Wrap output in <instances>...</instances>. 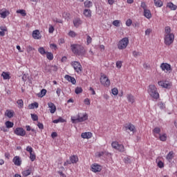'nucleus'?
I'll return each mask as SVG.
<instances>
[{
	"mask_svg": "<svg viewBox=\"0 0 177 177\" xmlns=\"http://www.w3.org/2000/svg\"><path fill=\"white\" fill-rule=\"evenodd\" d=\"M175 39V35L171 32V27L166 26L165 28V35H164V42L167 46H169L174 44Z\"/></svg>",
	"mask_w": 177,
	"mask_h": 177,
	"instance_id": "1",
	"label": "nucleus"
},
{
	"mask_svg": "<svg viewBox=\"0 0 177 177\" xmlns=\"http://www.w3.org/2000/svg\"><path fill=\"white\" fill-rule=\"evenodd\" d=\"M71 48L73 53L77 56H85L86 53L85 47L81 44H72Z\"/></svg>",
	"mask_w": 177,
	"mask_h": 177,
	"instance_id": "2",
	"label": "nucleus"
},
{
	"mask_svg": "<svg viewBox=\"0 0 177 177\" xmlns=\"http://www.w3.org/2000/svg\"><path fill=\"white\" fill-rule=\"evenodd\" d=\"M88 120V113H78L76 116H71L73 124H78V122H84Z\"/></svg>",
	"mask_w": 177,
	"mask_h": 177,
	"instance_id": "3",
	"label": "nucleus"
},
{
	"mask_svg": "<svg viewBox=\"0 0 177 177\" xmlns=\"http://www.w3.org/2000/svg\"><path fill=\"white\" fill-rule=\"evenodd\" d=\"M147 92L152 99L154 100H158L160 99V93L157 91V87L154 84H150L148 86Z\"/></svg>",
	"mask_w": 177,
	"mask_h": 177,
	"instance_id": "4",
	"label": "nucleus"
},
{
	"mask_svg": "<svg viewBox=\"0 0 177 177\" xmlns=\"http://www.w3.org/2000/svg\"><path fill=\"white\" fill-rule=\"evenodd\" d=\"M129 44V39L128 37H124L122 39L118 44V48L120 50L124 49H127V46H128Z\"/></svg>",
	"mask_w": 177,
	"mask_h": 177,
	"instance_id": "5",
	"label": "nucleus"
},
{
	"mask_svg": "<svg viewBox=\"0 0 177 177\" xmlns=\"http://www.w3.org/2000/svg\"><path fill=\"white\" fill-rule=\"evenodd\" d=\"M100 83L105 88H109L111 84V82H110V79L107 77V76L103 73L101 74V77L100 79Z\"/></svg>",
	"mask_w": 177,
	"mask_h": 177,
	"instance_id": "6",
	"label": "nucleus"
},
{
	"mask_svg": "<svg viewBox=\"0 0 177 177\" xmlns=\"http://www.w3.org/2000/svg\"><path fill=\"white\" fill-rule=\"evenodd\" d=\"M160 68L162 71H164V73H169V74L172 73V67L171 64L168 63H162L160 66Z\"/></svg>",
	"mask_w": 177,
	"mask_h": 177,
	"instance_id": "7",
	"label": "nucleus"
},
{
	"mask_svg": "<svg viewBox=\"0 0 177 177\" xmlns=\"http://www.w3.org/2000/svg\"><path fill=\"white\" fill-rule=\"evenodd\" d=\"M71 66L73 67L76 73H80L81 71H82V65H81V63L77 61H73L71 62Z\"/></svg>",
	"mask_w": 177,
	"mask_h": 177,
	"instance_id": "8",
	"label": "nucleus"
},
{
	"mask_svg": "<svg viewBox=\"0 0 177 177\" xmlns=\"http://www.w3.org/2000/svg\"><path fill=\"white\" fill-rule=\"evenodd\" d=\"M111 146L113 149H115V150H118V151H120L121 153H123L124 151L125 148L124 147V145H120L118 142L114 141L111 143Z\"/></svg>",
	"mask_w": 177,
	"mask_h": 177,
	"instance_id": "9",
	"label": "nucleus"
},
{
	"mask_svg": "<svg viewBox=\"0 0 177 177\" xmlns=\"http://www.w3.org/2000/svg\"><path fill=\"white\" fill-rule=\"evenodd\" d=\"M124 127L127 132H132L133 133L136 132V128L135 127V125L132 124L131 123H126Z\"/></svg>",
	"mask_w": 177,
	"mask_h": 177,
	"instance_id": "10",
	"label": "nucleus"
},
{
	"mask_svg": "<svg viewBox=\"0 0 177 177\" xmlns=\"http://www.w3.org/2000/svg\"><path fill=\"white\" fill-rule=\"evenodd\" d=\"M14 133L17 135V136H26V130L22 127H17Z\"/></svg>",
	"mask_w": 177,
	"mask_h": 177,
	"instance_id": "11",
	"label": "nucleus"
},
{
	"mask_svg": "<svg viewBox=\"0 0 177 177\" xmlns=\"http://www.w3.org/2000/svg\"><path fill=\"white\" fill-rule=\"evenodd\" d=\"M158 84L159 86H162V88H165L166 89H169L171 86V83L167 80H160Z\"/></svg>",
	"mask_w": 177,
	"mask_h": 177,
	"instance_id": "12",
	"label": "nucleus"
},
{
	"mask_svg": "<svg viewBox=\"0 0 177 177\" xmlns=\"http://www.w3.org/2000/svg\"><path fill=\"white\" fill-rule=\"evenodd\" d=\"M91 171L92 172H100L102 171V166L100 165H97V163H94L91 165Z\"/></svg>",
	"mask_w": 177,
	"mask_h": 177,
	"instance_id": "13",
	"label": "nucleus"
},
{
	"mask_svg": "<svg viewBox=\"0 0 177 177\" xmlns=\"http://www.w3.org/2000/svg\"><path fill=\"white\" fill-rule=\"evenodd\" d=\"M9 15H10V12L6 10V8H3L0 10V16L1 19H6Z\"/></svg>",
	"mask_w": 177,
	"mask_h": 177,
	"instance_id": "14",
	"label": "nucleus"
},
{
	"mask_svg": "<svg viewBox=\"0 0 177 177\" xmlns=\"http://www.w3.org/2000/svg\"><path fill=\"white\" fill-rule=\"evenodd\" d=\"M12 162L16 165L17 167H20L21 165V158L19 156H16L12 159Z\"/></svg>",
	"mask_w": 177,
	"mask_h": 177,
	"instance_id": "15",
	"label": "nucleus"
},
{
	"mask_svg": "<svg viewBox=\"0 0 177 177\" xmlns=\"http://www.w3.org/2000/svg\"><path fill=\"white\" fill-rule=\"evenodd\" d=\"M65 80H66V81H68V82H71V84H73V85H75V84H77V80H75V78L73 77H71L68 75H66L64 76Z\"/></svg>",
	"mask_w": 177,
	"mask_h": 177,
	"instance_id": "16",
	"label": "nucleus"
},
{
	"mask_svg": "<svg viewBox=\"0 0 177 177\" xmlns=\"http://www.w3.org/2000/svg\"><path fill=\"white\" fill-rule=\"evenodd\" d=\"M160 133H161V128H160V127H155V128L152 130V133H153V136H154L155 138H158V136H159L160 135H161ZM158 135H159V136H158Z\"/></svg>",
	"mask_w": 177,
	"mask_h": 177,
	"instance_id": "17",
	"label": "nucleus"
},
{
	"mask_svg": "<svg viewBox=\"0 0 177 177\" xmlns=\"http://www.w3.org/2000/svg\"><path fill=\"white\" fill-rule=\"evenodd\" d=\"M48 106L50 109V113H51V114H55V113H56V105H55L53 102H48Z\"/></svg>",
	"mask_w": 177,
	"mask_h": 177,
	"instance_id": "18",
	"label": "nucleus"
},
{
	"mask_svg": "<svg viewBox=\"0 0 177 177\" xmlns=\"http://www.w3.org/2000/svg\"><path fill=\"white\" fill-rule=\"evenodd\" d=\"M32 38H34V39H41V33L39 32V30H34L32 32Z\"/></svg>",
	"mask_w": 177,
	"mask_h": 177,
	"instance_id": "19",
	"label": "nucleus"
},
{
	"mask_svg": "<svg viewBox=\"0 0 177 177\" xmlns=\"http://www.w3.org/2000/svg\"><path fill=\"white\" fill-rule=\"evenodd\" d=\"M174 157H175V153L173 152V151H171L166 156V160H167L169 162H171L172 160H174Z\"/></svg>",
	"mask_w": 177,
	"mask_h": 177,
	"instance_id": "20",
	"label": "nucleus"
},
{
	"mask_svg": "<svg viewBox=\"0 0 177 177\" xmlns=\"http://www.w3.org/2000/svg\"><path fill=\"white\" fill-rule=\"evenodd\" d=\"M81 24H82V20H81L80 18H75L73 20V26L76 27V28H78V27L81 26Z\"/></svg>",
	"mask_w": 177,
	"mask_h": 177,
	"instance_id": "21",
	"label": "nucleus"
},
{
	"mask_svg": "<svg viewBox=\"0 0 177 177\" xmlns=\"http://www.w3.org/2000/svg\"><path fill=\"white\" fill-rule=\"evenodd\" d=\"M153 3L156 8H162L164 6V1L162 0H153Z\"/></svg>",
	"mask_w": 177,
	"mask_h": 177,
	"instance_id": "22",
	"label": "nucleus"
},
{
	"mask_svg": "<svg viewBox=\"0 0 177 177\" xmlns=\"http://www.w3.org/2000/svg\"><path fill=\"white\" fill-rule=\"evenodd\" d=\"M127 99L129 103H131V104H133V103H135V96H133L132 94L131 93L127 94Z\"/></svg>",
	"mask_w": 177,
	"mask_h": 177,
	"instance_id": "23",
	"label": "nucleus"
},
{
	"mask_svg": "<svg viewBox=\"0 0 177 177\" xmlns=\"http://www.w3.org/2000/svg\"><path fill=\"white\" fill-rule=\"evenodd\" d=\"M83 15L85 17L91 18L92 17V11L90 9H84Z\"/></svg>",
	"mask_w": 177,
	"mask_h": 177,
	"instance_id": "24",
	"label": "nucleus"
},
{
	"mask_svg": "<svg viewBox=\"0 0 177 177\" xmlns=\"http://www.w3.org/2000/svg\"><path fill=\"white\" fill-rule=\"evenodd\" d=\"M166 8H169L170 10H176L177 6L174 4L172 2H169L167 3Z\"/></svg>",
	"mask_w": 177,
	"mask_h": 177,
	"instance_id": "25",
	"label": "nucleus"
},
{
	"mask_svg": "<svg viewBox=\"0 0 177 177\" xmlns=\"http://www.w3.org/2000/svg\"><path fill=\"white\" fill-rule=\"evenodd\" d=\"M144 16L147 19H151L152 17L151 11H150V10L149 9L144 10Z\"/></svg>",
	"mask_w": 177,
	"mask_h": 177,
	"instance_id": "26",
	"label": "nucleus"
},
{
	"mask_svg": "<svg viewBox=\"0 0 177 177\" xmlns=\"http://www.w3.org/2000/svg\"><path fill=\"white\" fill-rule=\"evenodd\" d=\"M81 136L83 139H91L92 138V133L85 132L81 134Z\"/></svg>",
	"mask_w": 177,
	"mask_h": 177,
	"instance_id": "27",
	"label": "nucleus"
},
{
	"mask_svg": "<svg viewBox=\"0 0 177 177\" xmlns=\"http://www.w3.org/2000/svg\"><path fill=\"white\" fill-rule=\"evenodd\" d=\"M5 115H6V117H8V118H12L13 115H15V111L7 110L5 113Z\"/></svg>",
	"mask_w": 177,
	"mask_h": 177,
	"instance_id": "28",
	"label": "nucleus"
},
{
	"mask_svg": "<svg viewBox=\"0 0 177 177\" xmlns=\"http://www.w3.org/2000/svg\"><path fill=\"white\" fill-rule=\"evenodd\" d=\"M70 160L71 161L72 164H77V162H78V156L73 155L70 157Z\"/></svg>",
	"mask_w": 177,
	"mask_h": 177,
	"instance_id": "29",
	"label": "nucleus"
},
{
	"mask_svg": "<svg viewBox=\"0 0 177 177\" xmlns=\"http://www.w3.org/2000/svg\"><path fill=\"white\" fill-rule=\"evenodd\" d=\"M5 125L6 128L10 129V128H13L15 124L12 122H10L8 120L5 122Z\"/></svg>",
	"mask_w": 177,
	"mask_h": 177,
	"instance_id": "30",
	"label": "nucleus"
},
{
	"mask_svg": "<svg viewBox=\"0 0 177 177\" xmlns=\"http://www.w3.org/2000/svg\"><path fill=\"white\" fill-rule=\"evenodd\" d=\"M38 102H35V103H32L28 105V109L30 110H32V109H38Z\"/></svg>",
	"mask_w": 177,
	"mask_h": 177,
	"instance_id": "31",
	"label": "nucleus"
},
{
	"mask_svg": "<svg viewBox=\"0 0 177 177\" xmlns=\"http://www.w3.org/2000/svg\"><path fill=\"white\" fill-rule=\"evenodd\" d=\"M23 176L27 177L31 175V169H26L21 172Z\"/></svg>",
	"mask_w": 177,
	"mask_h": 177,
	"instance_id": "32",
	"label": "nucleus"
},
{
	"mask_svg": "<svg viewBox=\"0 0 177 177\" xmlns=\"http://www.w3.org/2000/svg\"><path fill=\"white\" fill-rule=\"evenodd\" d=\"M93 6V3H92V1L88 0H86V1H84L85 8H92Z\"/></svg>",
	"mask_w": 177,
	"mask_h": 177,
	"instance_id": "33",
	"label": "nucleus"
},
{
	"mask_svg": "<svg viewBox=\"0 0 177 177\" xmlns=\"http://www.w3.org/2000/svg\"><path fill=\"white\" fill-rule=\"evenodd\" d=\"M53 122V124H59V122H66V120L63 119L62 117H59L58 119L54 120Z\"/></svg>",
	"mask_w": 177,
	"mask_h": 177,
	"instance_id": "34",
	"label": "nucleus"
},
{
	"mask_svg": "<svg viewBox=\"0 0 177 177\" xmlns=\"http://www.w3.org/2000/svg\"><path fill=\"white\" fill-rule=\"evenodd\" d=\"M17 104H18L19 109H23V107H24V102H23V100H18Z\"/></svg>",
	"mask_w": 177,
	"mask_h": 177,
	"instance_id": "35",
	"label": "nucleus"
},
{
	"mask_svg": "<svg viewBox=\"0 0 177 177\" xmlns=\"http://www.w3.org/2000/svg\"><path fill=\"white\" fill-rule=\"evenodd\" d=\"M158 138L160 140H161V142H165V140H167V134L166 133L160 134L158 136Z\"/></svg>",
	"mask_w": 177,
	"mask_h": 177,
	"instance_id": "36",
	"label": "nucleus"
},
{
	"mask_svg": "<svg viewBox=\"0 0 177 177\" xmlns=\"http://www.w3.org/2000/svg\"><path fill=\"white\" fill-rule=\"evenodd\" d=\"M1 77H3V80H10V75L6 72H3Z\"/></svg>",
	"mask_w": 177,
	"mask_h": 177,
	"instance_id": "37",
	"label": "nucleus"
},
{
	"mask_svg": "<svg viewBox=\"0 0 177 177\" xmlns=\"http://www.w3.org/2000/svg\"><path fill=\"white\" fill-rule=\"evenodd\" d=\"M30 160L32 162L35 161L36 158H37V156L35 155V152H32V153H30V156H29Z\"/></svg>",
	"mask_w": 177,
	"mask_h": 177,
	"instance_id": "38",
	"label": "nucleus"
},
{
	"mask_svg": "<svg viewBox=\"0 0 177 177\" xmlns=\"http://www.w3.org/2000/svg\"><path fill=\"white\" fill-rule=\"evenodd\" d=\"M17 13H19L23 16V17H25V16H27V12H26L25 10H17Z\"/></svg>",
	"mask_w": 177,
	"mask_h": 177,
	"instance_id": "39",
	"label": "nucleus"
},
{
	"mask_svg": "<svg viewBox=\"0 0 177 177\" xmlns=\"http://www.w3.org/2000/svg\"><path fill=\"white\" fill-rule=\"evenodd\" d=\"M83 90L82 87H76L75 89V93L76 95H80V93H82Z\"/></svg>",
	"mask_w": 177,
	"mask_h": 177,
	"instance_id": "40",
	"label": "nucleus"
},
{
	"mask_svg": "<svg viewBox=\"0 0 177 177\" xmlns=\"http://www.w3.org/2000/svg\"><path fill=\"white\" fill-rule=\"evenodd\" d=\"M46 55L48 60H53V54L52 53L47 52L46 53Z\"/></svg>",
	"mask_w": 177,
	"mask_h": 177,
	"instance_id": "41",
	"label": "nucleus"
},
{
	"mask_svg": "<svg viewBox=\"0 0 177 177\" xmlns=\"http://www.w3.org/2000/svg\"><path fill=\"white\" fill-rule=\"evenodd\" d=\"M38 52L40 55H46V51H45V48L44 47H40L38 49Z\"/></svg>",
	"mask_w": 177,
	"mask_h": 177,
	"instance_id": "42",
	"label": "nucleus"
},
{
	"mask_svg": "<svg viewBox=\"0 0 177 177\" xmlns=\"http://www.w3.org/2000/svg\"><path fill=\"white\" fill-rule=\"evenodd\" d=\"M45 95H46V89H42L40 93H39V97H44Z\"/></svg>",
	"mask_w": 177,
	"mask_h": 177,
	"instance_id": "43",
	"label": "nucleus"
},
{
	"mask_svg": "<svg viewBox=\"0 0 177 177\" xmlns=\"http://www.w3.org/2000/svg\"><path fill=\"white\" fill-rule=\"evenodd\" d=\"M121 21L120 20H115L113 21L112 24L113 26H115V27H120V24Z\"/></svg>",
	"mask_w": 177,
	"mask_h": 177,
	"instance_id": "44",
	"label": "nucleus"
},
{
	"mask_svg": "<svg viewBox=\"0 0 177 177\" xmlns=\"http://www.w3.org/2000/svg\"><path fill=\"white\" fill-rule=\"evenodd\" d=\"M68 35L69 37H71V38H75V37H77V33L73 30H70Z\"/></svg>",
	"mask_w": 177,
	"mask_h": 177,
	"instance_id": "45",
	"label": "nucleus"
},
{
	"mask_svg": "<svg viewBox=\"0 0 177 177\" xmlns=\"http://www.w3.org/2000/svg\"><path fill=\"white\" fill-rule=\"evenodd\" d=\"M112 94L114 95V96H117L118 95V88H113L111 89Z\"/></svg>",
	"mask_w": 177,
	"mask_h": 177,
	"instance_id": "46",
	"label": "nucleus"
},
{
	"mask_svg": "<svg viewBox=\"0 0 177 177\" xmlns=\"http://www.w3.org/2000/svg\"><path fill=\"white\" fill-rule=\"evenodd\" d=\"M32 50H34V48H32V46H28L26 47V52H27V53H31V52H32Z\"/></svg>",
	"mask_w": 177,
	"mask_h": 177,
	"instance_id": "47",
	"label": "nucleus"
},
{
	"mask_svg": "<svg viewBox=\"0 0 177 177\" xmlns=\"http://www.w3.org/2000/svg\"><path fill=\"white\" fill-rule=\"evenodd\" d=\"M26 151H28L30 154L34 153V149L30 146L26 147Z\"/></svg>",
	"mask_w": 177,
	"mask_h": 177,
	"instance_id": "48",
	"label": "nucleus"
},
{
	"mask_svg": "<svg viewBox=\"0 0 177 177\" xmlns=\"http://www.w3.org/2000/svg\"><path fill=\"white\" fill-rule=\"evenodd\" d=\"M140 55H142V53L140 52H138L136 50L133 51V56L134 57H138V56H140Z\"/></svg>",
	"mask_w": 177,
	"mask_h": 177,
	"instance_id": "49",
	"label": "nucleus"
},
{
	"mask_svg": "<svg viewBox=\"0 0 177 177\" xmlns=\"http://www.w3.org/2000/svg\"><path fill=\"white\" fill-rule=\"evenodd\" d=\"M140 6L143 8V10H147V6L146 5V3L145 1L141 2Z\"/></svg>",
	"mask_w": 177,
	"mask_h": 177,
	"instance_id": "50",
	"label": "nucleus"
},
{
	"mask_svg": "<svg viewBox=\"0 0 177 177\" xmlns=\"http://www.w3.org/2000/svg\"><path fill=\"white\" fill-rule=\"evenodd\" d=\"M126 26L127 27H131V26H132V19H129L126 21Z\"/></svg>",
	"mask_w": 177,
	"mask_h": 177,
	"instance_id": "51",
	"label": "nucleus"
},
{
	"mask_svg": "<svg viewBox=\"0 0 177 177\" xmlns=\"http://www.w3.org/2000/svg\"><path fill=\"white\" fill-rule=\"evenodd\" d=\"M50 49H52L53 50H57V45L55 44H50Z\"/></svg>",
	"mask_w": 177,
	"mask_h": 177,
	"instance_id": "52",
	"label": "nucleus"
},
{
	"mask_svg": "<svg viewBox=\"0 0 177 177\" xmlns=\"http://www.w3.org/2000/svg\"><path fill=\"white\" fill-rule=\"evenodd\" d=\"M31 118L33 121H38V115L31 113Z\"/></svg>",
	"mask_w": 177,
	"mask_h": 177,
	"instance_id": "53",
	"label": "nucleus"
},
{
	"mask_svg": "<svg viewBox=\"0 0 177 177\" xmlns=\"http://www.w3.org/2000/svg\"><path fill=\"white\" fill-rule=\"evenodd\" d=\"M116 67L117 68H121L122 67V62L121 61L116 62Z\"/></svg>",
	"mask_w": 177,
	"mask_h": 177,
	"instance_id": "54",
	"label": "nucleus"
},
{
	"mask_svg": "<svg viewBox=\"0 0 177 177\" xmlns=\"http://www.w3.org/2000/svg\"><path fill=\"white\" fill-rule=\"evenodd\" d=\"M84 104H86V106H90L91 105V100L88 98H86L84 100Z\"/></svg>",
	"mask_w": 177,
	"mask_h": 177,
	"instance_id": "55",
	"label": "nucleus"
},
{
	"mask_svg": "<svg viewBox=\"0 0 177 177\" xmlns=\"http://www.w3.org/2000/svg\"><path fill=\"white\" fill-rule=\"evenodd\" d=\"M54 31H55V28L52 25H50L48 29V32L50 34H53Z\"/></svg>",
	"mask_w": 177,
	"mask_h": 177,
	"instance_id": "56",
	"label": "nucleus"
},
{
	"mask_svg": "<svg viewBox=\"0 0 177 177\" xmlns=\"http://www.w3.org/2000/svg\"><path fill=\"white\" fill-rule=\"evenodd\" d=\"M158 167L159 168H164V162H162V161H161V160H159L158 162Z\"/></svg>",
	"mask_w": 177,
	"mask_h": 177,
	"instance_id": "57",
	"label": "nucleus"
},
{
	"mask_svg": "<svg viewBox=\"0 0 177 177\" xmlns=\"http://www.w3.org/2000/svg\"><path fill=\"white\" fill-rule=\"evenodd\" d=\"M0 30H1V31H4V32H7L8 28L5 26H0Z\"/></svg>",
	"mask_w": 177,
	"mask_h": 177,
	"instance_id": "58",
	"label": "nucleus"
},
{
	"mask_svg": "<svg viewBox=\"0 0 177 177\" xmlns=\"http://www.w3.org/2000/svg\"><path fill=\"white\" fill-rule=\"evenodd\" d=\"M151 31H153V30H151V28H148L145 30V35H150V34H151Z\"/></svg>",
	"mask_w": 177,
	"mask_h": 177,
	"instance_id": "59",
	"label": "nucleus"
},
{
	"mask_svg": "<svg viewBox=\"0 0 177 177\" xmlns=\"http://www.w3.org/2000/svg\"><path fill=\"white\" fill-rule=\"evenodd\" d=\"M71 164H73V162L71 160H68L64 163V166L67 167V165H70Z\"/></svg>",
	"mask_w": 177,
	"mask_h": 177,
	"instance_id": "60",
	"label": "nucleus"
},
{
	"mask_svg": "<svg viewBox=\"0 0 177 177\" xmlns=\"http://www.w3.org/2000/svg\"><path fill=\"white\" fill-rule=\"evenodd\" d=\"M89 44H92V37L91 36H87V45H89Z\"/></svg>",
	"mask_w": 177,
	"mask_h": 177,
	"instance_id": "61",
	"label": "nucleus"
},
{
	"mask_svg": "<svg viewBox=\"0 0 177 177\" xmlns=\"http://www.w3.org/2000/svg\"><path fill=\"white\" fill-rule=\"evenodd\" d=\"M56 93L58 97H60V94L62 93V88H57L56 91Z\"/></svg>",
	"mask_w": 177,
	"mask_h": 177,
	"instance_id": "62",
	"label": "nucleus"
},
{
	"mask_svg": "<svg viewBox=\"0 0 177 177\" xmlns=\"http://www.w3.org/2000/svg\"><path fill=\"white\" fill-rule=\"evenodd\" d=\"M37 127H38L39 129H44V124H42L41 122L37 123Z\"/></svg>",
	"mask_w": 177,
	"mask_h": 177,
	"instance_id": "63",
	"label": "nucleus"
},
{
	"mask_svg": "<svg viewBox=\"0 0 177 177\" xmlns=\"http://www.w3.org/2000/svg\"><path fill=\"white\" fill-rule=\"evenodd\" d=\"M64 42H65L64 39H59L58 40L59 45H63V44H64Z\"/></svg>",
	"mask_w": 177,
	"mask_h": 177,
	"instance_id": "64",
	"label": "nucleus"
}]
</instances>
